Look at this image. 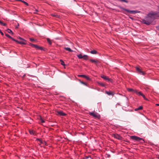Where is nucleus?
<instances>
[{
	"label": "nucleus",
	"instance_id": "obj_28",
	"mask_svg": "<svg viewBox=\"0 0 159 159\" xmlns=\"http://www.w3.org/2000/svg\"><path fill=\"white\" fill-rule=\"evenodd\" d=\"M5 35L6 36H7V37H8V38H9L10 39L12 38V37L8 34H6Z\"/></svg>",
	"mask_w": 159,
	"mask_h": 159
},
{
	"label": "nucleus",
	"instance_id": "obj_23",
	"mask_svg": "<svg viewBox=\"0 0 159 159\" xmlns=\"http://www.w3.org/2000/svg\"><path fill=\"white\" fill-rule=\"evenodd\" d=\"M83 58L84 60H87L88 59V56L86 55H84L83 56Z\"/></svg>",
	"mask_w": 159,
	"mask_h": 159
},
{
	"label": "nucleus",
	"instance_id": "obj_14",
	"mask_svg": "<svg viewBox=\"0 0 159 159\" xmlns=\"http://www.w3.org/2000/svg\"><path fill=\"white\" fill-rule=\"evenodd\" d=\"M90 53L92 54H96L97 53V51L95 50H93L90 52Z\"/></svg>",
	"mask_w": 159,
	"mask_h": 159
},
{
	"label": "nucleus",
	"instance_id": "obj_27",
	"mask_svg": "<svg viewBox=\"0 0 159 159\" xmlns=\"http://www.w3.org/2000/svg\"><path fill=\"white\" fill-rule=\"evenodd\" d=\"M7 31H8V33H11L12 34H13V32H12V31L10 29H7Z\"/></svg>",
	"mask_w": 159,
	"mask_h": 159
},
{
	"label": "nucleus",
	"instance_id": "obj_39",
	"mask_svg": "<svg viewBox=\"0 0 159 159\" xmlns=\"http://www.w3.org/2000/svg\"><path fill=\"white\" fill-rule=\"evenodd\" d=\"M19 26V24H18V25H17V26H16V28H18V27Z\"/></svg>",
	"mask_w": 159,
	"mask_h": 159
},
{
	"label": "nucleus",
	"instance_id": "obj_10",
	"mask_svg": "<svg viewBox=\"0 0 159 159\" xmlns=\"http://www.w3.org/2000/svg\"><path fill=\"white\" fill-rule=\"evenodd\" d=\"M114 137L115 138L118 139H121V137L120 135L118 134H115L114 135Z\"/></svg>",
	"mask_w": 159,
	"mask_h": 159
},
{
	"label": "nucleus",
	"instance_id": "obj_13",
	"mask_svg": "<svg viewBox=\"0 0 159 159\" xmlns=\"http://www.w3.org/2000/svg\"><path fill=\"white\" fill-rule=\"evenodd\" d=\"M90 61L92 63H98V61L97 60H95L94 59H90Z\"/></svg>",
	"mask_w": 159,
	"mask_h": 159
},
{
	"label": "nucleus",
	"instance_id": "obj_5",
	"mask_svg": "<svg viewBox=\"0 0 159 159\" xmlns=\"http://www.w3.org/2000/svg\"><path fill=\"white\" fill-rule=\"evenodd\" d=\"M30 45L32 47L35 48L37 49L42 50V48L41 47L39 46L38 45L36 44H30Z\"/></svg>",
	"mask_w": 159,
	"mask_h": 159
},
{
	"label": "nucleus",
	"instance_id": "obj_3",
	"mask_svg": "<svg viewBox=\"0 0 159 159\" xmlns=\"http://www.w3.org/2000/svg\"><path fill=\"white\" fill-rule=\"evenodd\" d=\"M130 138L131 139L135 141H140L141 140H143H143L142 139V138H140L139 137H138L136 136H131Z\"/></svg>",
	"mask_w": 159,
	"mask_h": 159
},
{
	"label": "nucleus",
	"instance_id": "obj_11",
	"mask_svg": "<svg viewBox=\"0 0 159 159\" xmlns=\"http://www.w3.org/2000/svg\"><path fill=\"white\" fill-rule=\"evenodd\" d=\"M106 93L109 95H111L113 96L114 94V92L111 91H106Z\"/></svg>",
	"mask_w": 159,
	"mask_h": 159
},
{
	"label": "nucleus",
	"instance_id": "obj_9",
	"mask_svg": "<svg viewBox=\"0 0 159 159\" xmlns=\"http://www.w3.org/2000/svg\"><path fill=\"white\" fill-rule=\"evenodd\" d=\"M127 90L129 92H132L134 93H135V92H137V90L136 89H133L131 88H128L127 89Z\"/></svg>",
	"mask_w": 159,
	"mask_h": 159
},
{
	"label": "nucleus",
	"instance_id": "obj_4",
	"mask_svg": "<svg viewBox=\"0 0 159 159\" xmlns=\"http://www.w3.org/2000/svg\"><path fill=\"white\" fill-rule=\"evenodd\" d=\"M122 9L123 10H124L125 11H126L127 12L130 13H132V14L139 13L140 12L139 11H137V10L131 11V10H129L127 9L124 8H122Z\"/></svg>",
	"mask_w": 159,
	"mask_h": 159
},
{
	"label": "nucleus",
	"instance_id": "obj_31",
	"mask_svg": "<svg viewBox=\"0 0 159 159\" xmlns=\"http://www.w3.org/2000/svg\"><path fill=\"white\" fill-rule=\"evenodd\" d=\"M30 40L31 41H34V39L32 38H30Z\"/></svg>",
	"mask_w": 159,
	"mask_h": 159
},
{
	"label": "nucleus",
	"instance_id": "obj_36",
	"mask_svg": "<svg viewBox=\"0 0 159 159\" xmlns=\"http://www.w3.org/2000/svg\"><path fill=\"white\" fill-rule=\"evenodd\" d=\"M11 39H12V40H13V41H16V42H17V41L15 39H13V38H12H12H11Z\"/></svg>",
	"mask_w": 159,
	"mask_h": 159
},
{
	"label": "nucleus",
	"instance_id": "obj_25",
	"mask_svg": "<svg viewBox=\"0 0 159 159\" xmlns=\"http://www.w3.org/2000/svg\"><path fill=\"white\" fill-rule=\"evenodd\" d=\"M0 24L2 25L3 26H6V24L2 22L0 20Z\"/></svg>",
	"mask_w": 159,
	"mask_h": 159
},
{
	"label": "nucleus",
	"instance_id": "obj_7",
	"mask_svg": "<svg viewBox=\"0 0 159 159\" xmlns=\"http://www.w3.org/2000/svg\"><path fill=\"white\" fill-rule=\"evenodd\" d=\"M101 77L104 80H107L108 81H111L112 82V80L111 79H109V78L107 77L105 75H102L101 76Z\"/></svg>",
	"mask_w": 159,
	"mask_h": 159
},
{
	"label": "nucleus",
	"instance_id": "obj_40",
	"mask_svg": "<svg viewBox=\"0 0 159 159\" xmlns=\"http://www.w3.org/2000/svg\"><path fill=\"white\" fill-rule=\"evenodd\" d=\"M40 142L41 143H43V142H42V140H40Z\"/></svg>",
	"mask_w": 159,
	"mask_h": 159
},
{
	"label": "nucleus",
	"instance_id": "obj_20",
	"mask_svg": "<svg viewBox=\"0 0 159 159\" xmlns=\"http://www.w3.org/2000/svg\"><path fill=\"white\" fill-rule=\"evenodd\" d=\"M135 93H136L138 95H141V96L143 94L141 92H138L137 91V92H135Z\"/></svg>",
	"mask_w": 159,
	"mask_h": 159
},
{
	"label": "nucleus",
	"instance_id": "obj_43",
	"mask_svg": "<svg viewBox=\"0 0 159 159\" xmlns=\"http://www.w3.org/2000/svg\"><path fill=\"white\" fill-rule=\"evenodd\" d=\"M158 158L159 159V156L158 157Z\"/></svg>",
	"mask_w": 159,
	"mask_h": 159
},
{
	"label": "nucleus",
	"instance_id": "obj_29",
	"mask_svg": "<svg viewBox=\"0 0 159 159\" xmlns=\"http://www.w3.org/2000/svg\"><path fill=\"white\" fill-rule=\"evenodd\" d=\"M21 2H23L25 5L27 6H28V4L27 2L23 1H22Z\"/></svg>",
	"mask_w": 159,
	"mask_h": 159
},
{
	"label": "nucleus",
	"instance_id": "obj_30",
	"mask_svg": "<svg viewBox=\"0 0 159 159\" xmlns=\"http://www.w3.org/2000/svg\"><path fill=\"white\" fill-rule=\"evenodd\" d=\"M140 74L143 75H144L145 73H144V72H143V71H141V72L139 73Z\"/></svg>",
	"mask_w": 159,
	"mask_h": 159
},
{
	"label": "nucleus",
	"instance_id": "obj_18",
	"mask_svg": "<svg viewBox=\"0 0 159 159\" xmlns=\"http://www.w3.org/2000/svg\"><path fill=\"white\" fill-rule=\"evenodd\" d=\"M65 49L67 51H68L70 52H72L73 51L71 49L69 48H65Z\"/></svg>",
	"mask_w": 159,
	"mask_h": 159
},
{
	"label": "nucleus",
	"instance_id": "obj_42",
	"mask_svg": "<svg viewBox=\"0 0 159 159\" xmlns=\"http://www.w3.org/2000/svg\"><path fill=\"white\" fill-rule=\"evenodd\" d=\"M20 39H22L23 40V39H22L20 37L19 38Z\"/></svg>",
	"mask_w": 159,
	"mask_h": 159
},
{
	"label": "nucleus",
	"instance_id": "obj_6",
	"mask_svg": "<svg viewBox=\"0 0 159 159\" xmlns=\"http://www.w3.org/2000/svg\"><path fill=\"white\" fill-rule=\"evenodd\" d=\"M78 76L80 77H83V78H85L86 79L88 80H91V79L89 77L85 75H78Z\"/></svg>",
	"mask_w": 159,
	"mask_h": 159
},
{
	"label": "nucleus",
	"instance_id": "obj_35",
	"mask_svg": "<svg viewBox=\"0 0 159 159\" xmlns=\"http://www.w3.org/2000/svg\"><path fill=\"white\" fill-rule=\"evenodd\" d=\"M0 33H1L2 35H4L3 33L1 31V30H0Z\"/></svg>",
	"mask_w": 159,
	"mask_h": 159
},
{
	"label": "nucleus",
	"instance_id": "obj_32",
	"mask_svg": "<svg viewBox=\"0 0 159 159\" xmlns=\"http://www.w3.org/2000/svg\"><path fill=\"white\" fill-rule=\"evenodd\" d=\"M99 84L102 86H104V84L102 83H100Z\"/></svg>",
	"mask_w": 159,
	"mask_h": 159
},
{
	"label": "nucleus",
	"instance_id": "obj_33",
	"mask_svg": "<svg viewBox=\"0 0 159 159\" xmlns=\"http://www.w3.org/2000/svg\"><path fill=\"white\" fill-rule=\"evenodd\" d=\"M41 120L42 123H44V120L42 119H41Z\"/></svg>",
	"mask_w": 159,
	"mask_h": 159
},
{
	"label": "nucleus",
	"instance_id": "obj_2",
	"mask_svg": "<svg viewBox=\"0 0 159 159\" xmlns=\"http://www.w3.org/2000/svg\"><path fill=\"white\" fill-rule=\"evenodd\" d=\"M89 114L90 115L93 116L94 118L100 119V116L98 113L95 112L94 111L92 112H89Z\"/></svg>",
	"mask_w": 159,
	"mask_h": 159
},
{
	"label": "nucleus",
	"instance_id": "obj_38",
	"mask_svg": "<svg viewBox=\"0 0 159 159\" xmlns=\"http://www.w3.org/2000/svg\"><path fill=\"white\" fill-rule=\"evenodd\" d=\"M156 28L157 30H159V25L156 27Z\"/></svg>",
	"mask_w": 159,
	"mask_h": 159
},
{
	"label": "nucleus",
	"instance_id": "obj_41",
	"mask_svg": "<svg viewBox=\"0 0 159 159\" xmlns=\"http://www.w3.org/2000/svg\"><path fill=\"white\" fill-rule=\"evenodd\" d=\"M156 105L157 106H159V104H156Z\"/></svg>",
	"mask_w": 159,
	"mask_h": 159
},
{
	"label": "nucleus",
	"instance_id": "obj_24",
	"mask_svg": "<svg viewBox=\"0 0 159 159\" xmlns=\"http://www.w3.org/2000/svg\"><path fill=\"white\" fill-rule=\"evenodd\" d=\"M29 132H30V133L31 134H33V135H34V131L33 130H30L29 131Z\"/></svg>",
	"mask_w": 159,
	"mask_h": 159
},
{
	"label": "nucleus",
	"instance_id": "obj_19",
	"mask_svg": "<svg viewBox=\"0 0 159 159\" xmlns=\"http://www.w3.org/2000/svg\"><path fill=\"white\" fill-rule=\"evenodd\" d=\"M79 81L82 84H83L86 86H87V84L86 83L81 81L80 80H79Z\"/></svg>",
	"mask_w": 159,
	"mask_h": 159
},
{
	"label": "nucleus",
	"instance_id": "obj_17",
	"mask_svg": "<svg viewBox=\"0 0 159 159\" xmlns=\"http://www.w3.org/2000/svg\"><path fill=\"white\" fill-rule=\"evenodd\" d=\"M47 40L48 42V43L49 44L51 45L52 43V42L50 40L49 38H47Z\"/></svg>",
	"mask_w": 159,
	"mask_h": 159
},
{
	"label": "nucleus",
	"instance_id": "obj_16",
	"mask_svg": "<svg viewBox=\"0 0 159 159\" xmlns=\"http://www.w3.org/2000/svg\"><path fill=\"white\" fill-rule=\"evenodd\" d=\"M60 61L61 62V64L62 65H63V66H64V67L65 68V63L63 61L61 60V59H60Z\"/></svg>",
	"mask_w": 159,
	"mask_h": 159
},
{
	"label": "nucleus",
	"instance_id": "obj_1",
	"mask_svg": "<svg viewBox=\"0 0 159 159\" xmlns=\"http://www.w3.org/2000/svg\"><path fill=\"white\" fill-rule=\"evenodd\" d=\"M159 17L158 13L157 12H152L149 13L148 16L143 20V23L147 25H149L153 20Z\"/></svg>",
	"mask_w": 159,
	"mask_h": 159
},
{
	"label": "nucleus",
	"instance_id": "obj_8",
	"mask_svg": "<svg viewBox=\"0 0 159 159\" xmlns=\"http://www.w3.org/2000/svg\"><path fill=\"white\" fill-rule=\"evenodd\" d=\"M57 114L59 115L60 116H66V113L63 112L62 111H58L57 112Z\"/></svg>",
	"mask_w": 159,
	"mask_h": 159
},
{
	"label": "nucleus",
	"instance_id": "obj_12",
	"mask_svg": "<svg viewBox=\"0 0 159 159\" xmlns=\"http://www.w3.org/2000/svg\"><path fill=\"white\" fill-rule=\"evenodd\" d=\"M25 40L24 39H23V41H18V42L19 43H20L21 44H26V43L25 42Z\"/></svg>",
	"mask_w": 159,
	"mask_h": 159
},
{
	"label": "nucleus",
	"instance_id": "obj_34",
	"mask_svg": "<svg viewBox=\"0 0 159 159\" xmlns=\"http://www.w3.org/2000/svg\"><path fill=\"white\" fill-rule=\"evenodd\" d=\"M142 96L143 97V98L144 99H146V98H145V95L143 94L142 95Z\"/></svg>",
	"mask_w": 159,
	"mask_h": 159
},
{
	"label": "nucleus",
	"instance_id": "obj_15",
	"mask_svg": "<svg viewBox=\"0 0 159 159\" xmlns=\"http://www.w3.org/2000/svg\"><path fill=\"white\" fill-rule=\"evenodd\" d=\"M142 109H143V107L142 106H140L139 107H138V108H135L134 109V110L135 111H137L139 110H142Z\"/></svg>",
	"mask_w": 159,
	"mask_h": 159
},
{
	"label": "nucleus",
	"instance_id": "obj_26",
	"mask_svg": "<svg viewBox=\"0 0 159 159\" xmlns=\"http://www.w3.org/2000/svg\"><path fill=\"white\" fill-rule=\"evenodd\" d=\"M136 69L137 70L139 73L141 71V70L138 67H136Z\"/></svg>",
	"mask_w": 159,
	"mask_h": 159
},
{
	"label": "nucleus",
	"instance_id": "obj_37",
	"mask_svg": "<svg viewBox=\"0 0 159 159\" xmlns=\"http://www.w3.org/2000/svg\"><path fill=\"white\" fill-rule=\"evenodd\" d=\"M11 39H12V40H13V41H16V42H17V41L15 39H13V38H12H12H11Z\"/></svg>",
	"mask_w": 159,
	"mask_h": 159
},
{
	"label": "nucleus",
	"instance_id": "obj_21",
	"mask_svg": "<svg viewBox=\"0 0 159 159\" xmlns=\"http://www.w3.org/2000/svg\"><path fill=\"white\" fill-rule=\"evenodd\" d=\"M83 159H92L90 156H86Z\"/></svg>",
	"mask_w": 159,
	"mask_h": 159
},
{
	"label": "nucleus",
	"instance_id": "obj_22",
	"mask_svg": "<svg viewBox=\"0 0 159 159\" xmlns=\"http://www.w3.org/2000/svg\"><path fill=\"white\" fill-rule=\"evenodd\" d=\"M77 56L79 59L83 58V56H82L81 54H80L79 55H77Z\"/></svg>",
	"mask_w": 159,
	"mask_h": 159
}]
</instances>
